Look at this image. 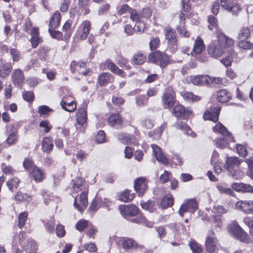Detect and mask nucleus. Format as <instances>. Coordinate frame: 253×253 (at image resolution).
<instances>
[{
    "instance_id": "nucleus-1",
    "label": "nucleus",
    "mask_w": 253,
    "mask_h": 253,
    "mask_svg": "<svg viewBox=\"0 0 253 253\" xmlns=\"http://www.w3.org/2000/svg\"><path fill=\"white\" fill-rule=\"evenodd\" d=\"M227 230L229 233L235 239L243 242L249 243L250 242L248 234L236 221H233L230 223L227 226Z\"/></svg>"
},
{
    "instance_id": "nucleus-2",
    "label": "nucleus",
    "mask_w": 253,
    "mask_h": 253,
    "mask_svg": "<svg viewBox=\"0 0 253 253\" xmlns=\"http://www.w3.org/2000/svg\"><path fill=\"white\" fill-rule=\"evenodd\" d=\"M241 159L236 157H226L224 168L226 169L230 176L237 178L239 174V166L242 162Z\"/></svg>"
},
{
    "instance_id": "nucleus-3",
    "label": "nucleus",
    "mask_w": 253,
    "mask_h": 253,
    "mask_svg": "<svg viewBox=\"0 0 253 253\" xmlns=\"http://www.w3.org/2000/svg\"><path fill=\"white\" fill-rule=\"evenodd\" d=\"M148 60L159 66L161 68L166 67L170 63L169 57L166 53L159 50L150 54Z\"/></svg>"
},
{
    "instance_id": "nucleus-4",
    "label": "nucleus",
    "mask_w": 253,
    "mask_h": 253,
    "mask_svg": "<svg viewBox=\"0 0 253 253\" xmlns=\"http://www.w3.org/2000/svg\"><path fill=\"white\" fill-rule=\"evenodd\" d=\"M164 32L166 39L168 41L167 49L172 53L175 52L178 48L175 31L168 27L165 29Z\"/></svg>"
},
{
    "instance_id": "nucleus-5",
    "label": "nucleus",
    "mask_w": 253,
    "mask_h": 253,
    "mask_svg": "<svg viewBox=\"0 0 253 253\" xmlns=\"http://www.w3.org/2000/svg\"><path fill=\"white\" fill-rule=\"evenodd\" d=\"M198 208V204L195 199H188L181 206L178 212L180 215L182 217L186 212L190 211L194 213Z\"/></svg>"
},
{
    "instance_id": "nucleus-6",
    "label": "nucleus",
    "mask_w": 253,
    "mask_h": 253,
    "mask_svg": "<svg viewBox=\"0 0 253 253\" xmlns=\"http://www.w3.org/2000/svg\"><path fill=\"white\" fill-rule=\"evenodd\" d=\"M221 8L231 12L233 14L237 15L241 10L240 6L233 0H219Z\"/></svg>"
},
{
    "instance_id": "nucleus-7",
    "label": "nucleus",
    "mask_w": 253,
    "mask_h": 253,
    "mask_svg": "<svg viewBox=\"0 0 253 253\" xmlns=\"http://www.w3.org/2000/svg\"><path fill=\"white\" fill-rule=\"evenodd\" d=\"M205 245L208 252L211 253L215 252L217 248V240L212 230L209 231L206 239Z\"/></svg>"
},
{
    "instance_id": "nucleus-8",
    "label": "nucleus",
    "mask_w": 253,
    "mask_h": 253,
    "mask_svg": "<svg viewBox=\"0 0 253 253\" xmlns=\"http://www.w3.org/2000/svg\"><path fill=\"white\" fill-rule=\"evenodd\" d=\"M175 93L171 89L166 90L163 94L162 100L165 108H169L173 106L175 102Z\"/></svg>"
},
{
    "instance_id": "nucleus-9",
    "label": "nucleus",
    "mask_w": 253,
    "mask_h": 253,
    "mask_svg": "<svg viewBox=\"0 0 253 253\" xmlns=\"http://www.w3.org/2000/svg\"><path fill=\"white\" fill-rule=\"evenodd\" d=\"M119 209L121 214L126 218L136 215L139 211L138 208L133 205H121Z\"/></svg>"
},
{
    "instance_id": "nucleus-10",
    "label": "nucleus",
    "mask_w": 253,
    "mask_h": 253,
    "mask_svg": "<svg viewBox=\"0 0 253 253\" xmlns=\"http://www.w3.org/2000/svg\"><path fill=\"white\" fill-rule=\"evenodd\" d=\"M211 81V78L206 75L193 76L190 77V82L196 85H209Z\"/></svg>"
},
{
    "instance_id": "nucleus-11",
    "label": "nucleus",
    "mask_w": 253,
    "mask_h": 253,
    "mask_svg": "<svg viewBox=\"0 0 253 253\" xmlns=\"http://www.w3.org/2000/svg\"><path fill=\"white\" fill-rule=\"evenodd\" d=\"M208 50L209 54L214 58L220 57L224 52L223 48L215 41L210 44Z\"/></svg>"
},
{
    "instance_id": "nucleus-12",
    "label": "nucleus",
    "mask_w": 253,
    "mask_h": 253,
    "mask_svg": "<svg viewBox=\"0 0 253 253\" xmlns=\"http://www.w3.org/2000/svg\"><path fill=\"white\" fill-rule=\"evenodd\" d=\"M134 188L140 196H142L147 189V182L144 177H140L134 181Z\"/></svg>"
},
{
    "instance_id": "nucleus-13",
    "label": "nucleus",
    "mask_w": 253,
    "mask_h": 253,
    "mask_svg": "<svg viewBox=\"0 0 253 253\" xmlns=\"http://www.w3.org/2000/svg\"><path fill=\"white\" fill-rule=\"evenodd\" d=\"M91 23L88 20L83 22L78 29V33L81 40H84L88 36L90 29Z\"/></svg>"
},
{
    "instance_id": "nucleus-14",
    "label": "nucleus",
    "mask_w": 253,
    "mask_h": 253,
    "mask_svg": "<svg viewBox=\"0 0 253 253\" xmlns=\"http://www.w3.org/2000/svg\"><path fill=\"white\" fill-rule=\"evenodd\" d=\"M13 84L18 87H21L24 81V76L22 71L19 69H15L11 74Z\"/></svg>"
},
{
    "instance_id": "nucleus-15",
    "label": "nucleus",
    "mask_w": 253,
    "mask_h": 253,
    "mask_svg": "<svg viewBox=\"0 0 253 253\" xmlns=\"http://www.w3.org/2000/svg\"><path fill=\"white\" fill-rule=\"evenodd\" d=\"M236 208L243 211L247 213H253V201H240L236 204Z\"/></svg>"
},
{
    "instance_id": "nucleus-16",
    "label": "nucleus",
    "mask_w": 253,
    "mask_h": 253,
    "mask_svg": "<svg viewBox=\"0 0 253 253\" xmlns=\"http://www.w3.org/2000/svg\"><path fill=\"white\" fill-rule=\"evenodd\" d=\"M87 193V192L84 190L81 194L80 196V202L82 205V207L77 203V197L75 198L74 206L78 211L81 212L84 211V209L87 206L88 202Z\"/></svg>"
},
{
    "instance_id": "nucleus-17",
    "label": "nucleus",
    "mask_w": 253,
    "mask_h": 253,
    "mask_svg": "<svg viewBox=\"0 0 253 253\" xmlns=\"http://www.w3.org/2000/svg\"><path fill=\"white\" fill-rule=\"evenodd\" d=\"M214 41L218 42V44H219L223 49L230 46L234 43V41L232 39L229 38L222 33L218 34L217 40Z\"/></svg>"
},
{
    "instance_id": "nucleus-18",
    "label": "nucleus",
    "mask_w": 253,
    "mask_h": 253,
    "mask_svg": "<svg viewBox=\"0 0 253 253\" xmlns=\"http://www.w3.org/2000/svg\"><path fill=\"white\" fill-rule=\"evenodd\" d=\"M151 147L153 149L154 155L158 161L165 165H167L169 163L168 159L162 153L160 147L156 144H152Z\"/></svg>"
},
{
    "instance_id": "nucleus-19",
    "label": "nucleus",
    "mask_w": 253,
    "mask_h": 253,
    "mask_svg": "<svg viewBox=\"0 0 253 253\" xmlns=\"http://www.w3.org/2000/svg\"><path fill=\"white\" fill-rule=\"evenodd\" d=\"M30 175L36 182H41L44 179V173L43 170L34 166L30 172Z\"/></svg>"
},
{
    "instance_id": "nucleus-20",
    "label": "nucleus",
    "mask_w": 253,
    "mask_h": 253,
    "mask_svg": "<svg viewBox=\"0 0 253 253\" xmlns=\"http://www.w3.org/2000/svg\"><path fill=\"white\" fill-rule=\"evenodd\" d=\"M192 111L188 109H185V107L181 105L176 106L173 110V115L176 117L185 118L191 114Z\"/></svg>"
},
{
    "instance_id": "nucleus-21",
    "label": "nucleus",
    "mask_w": 253,
    "mask_h": 253,
    "mask_svg": "<svg viewBox=\"0 0 253 253\" xmlns=\"http://www.w3.org/2000/svg\"><path fill=\"white\" fill-rule=\"evenodd\" d=\"M87 106L85 104L83 105V107L78 109L77 113V120L78 123L81 126L84 125L87 120L86 113Z\"/></svg>"
},
{
    "instance_id": "nucleus-22",
    "label": "nucleus",
    "mask_w": 253,
    "mask_h": 253,
    "mask_svg": "<svg viewBox=\"0 0 253 253\" xmlns=\"http://www.w3.org/2000/svg\"><path fill=\"white\" fill-rule=\"evenodd\" d=\"M220 112V108L215 107L213 111H207L204 114L203 117L205 120H208L216 122L218 120V116Z\"/></svg>"
},
{
    "instance_id": "nucleus-23",
    "label": "nucleus",
    "mask_w": 253,
    "mask_h": 253,
    "mask_svg": "<svg viewBox=\"0 0 253 253\" xmlns=\"http://www.w3.org/2000/svg\"><path fill=\"white\" fill-rule=\"evenodd\" d=\"M60 104L64 110L68 112H73L77 108L76 103L73 101L70 100L67 97H63Z\"/></svg>"
},
{
    "instance_id": "nucleus-24",
    "label": "nucleus",
    "mask_w": 253,
    "mask_h": 253,
    "mask_svg": "<svg viewBox=\"0 0 253 253\" xmlns=\"http://www.w3.org/2000/svg\"><path fill=\"white\" fill-rule=\"evenodd\" d=\"M213 131L220 133L223 136L228 137L231 141H234V137L232 136L231 133L228 131L226 127L220 123H218L213 127Z\"/></svg>"
},
{
    "instance_id": "nucleus-25",
    "label": "nucleus",
    "mask_w": 253,
    "mask_h": 253,
    "mask_svg": "<svg viewBox=\"0 0 253 253\" xmlns=\"http://www.w3.org/2000/svg\"><path fill=\"white\" fill-rule=\"evenodd\" d=\"M108 123L111 126L116 128H120L122 126V120L120 115L118 113L109 117Z\"/></svg>"
},
{
    "instance_id": "nucleus-26",
    "label": "nucleus",
    "mask_w": 253,
    "mask_h": 253,
    "mask_svg": "<svg viewBox=\"0 0 253 253\" xmlns=\"http://www.w3.org/2000/svg\"><path fill=\"white\" fill-rule=\"evenodd\" d=\"M53 144L51 137H44L42 142V148L43 151L49 153L53 149Z\"/></svg>"
},
{
    "instance_id": "nucleus-27",
    "label": "nucleus",
    "mask_w": 253,
    "mask_h": 253,
    "mask_svg": "<svg viewBox=\"0 0 253 253\" xmlns=\"http://www.w3.org/2000/svg\"><path fill=\"white\" fill-rule=\"evenodd\" d=\"M205 48V46L203 40L200 38L197 37L195 42V44L192 50L190 51V53L193 55V53L195 54L201 53Z\"/></svg>"
},
{
    "instance_id": "nucleus-28",
    "label": "nucleus",
    "mask_w": 253,
    "mask_h": 253,
    "mask_svg": "<svg viewBox=\"0 0 253 253\" xmlns=\"http://www.w3.org/2000/svg\"><path fill=\"white\" fill-rule=\"evenodd\" d=\"M114 78L112 75L108 73H103L98 78V82L100 85H106L107 84L112 83Z\"/></svg>"
},
{
    "instance_id": "nucleus-29",
    "label": "nucleus",
    "mask_w": 253,
    "mask_h": 253,
    "mask_svg": "<svg viewBox=\"0 0 253 253\" xmlns=\"http://www.w3.org/2000/svg\"><path fill=\"white\" fill-rule=\"evenodd\" d=\"M231 98L230 93L225 89L220 90L217 93V99L221 103H226Z\"/></svg>"
},
{
    "instance_id": "nucleus-30",
    "label": "nucleus",
    "mask_w": 253,
    "mask_h": 253,
    "mask_svg": "<svg viewBox=\"0 0 253 253\" xmlns=\"http://www.w3.org/2000/svg\"><path fill=\"white\" fill-rule=\"evenodd\" d=\"M230 142H235V139L234 141H231L228 137L223 136V137L217 138L214 140V144L216 146L220 149H223L228 146V144Z\"/></svg>"
},
{
    "instance_id": "nucleus-31",
    "label": "nucleus",
    "mask_w": 253,
    "mask_h": 253,
    "mask_svg": "<svg viewBox=\"0 0 253 253\" xmlns=\"http://www.w3.org/2000/svg\"><path fill=\"white\" fill-rule=\"evenodd\" d=\"M122 245L126 251L135 249L137 246L134 240L128 238H124L122 240Z\"/></svg>"
},
{
    "instance_id": "nucleus-32",
    "label": "nucleus",
    "mask_w": 253,
    "mask_h": 253,
    "mask_svg": "<svg viewBox=\"0 0 253 253\" xmlns=\"http://www.w3.org/2000/svg\"><path fill=\"white\" fill-rule=\"evenodd\" d=\"M26 253H35L36 250V244L34 241L28 240L22 246Z\"/></svg>"
},
{
    "instance_id": "nucleus-33",
    "label": "nucleus",
    "mask_w": 253,
    "mask_h": 253,
    "mask_svg": "<svg viewBox=\"0 0 253 253\" xmlns=\"http://www.w3.org/2000/svg\"><path fill=\"white\" fill-rule=\"evenodd\" d=\"M173 205V198L171 194H167L164 197L161 202L160 207L165 209L171 207Z\"/></svg>"
},
{
    "instance_id": "nucleus-34",
    "label": "nucleus",
    "mask_w": 253,
    "mask_h": 253,
    "mask_svg": "<svg viewBox=\"0 0 253 253\" xmlns=\"http://www.w3.org/2000/svg\"><path fill=\"white\" fill-rule=\"evenodd\" d=\"M61 15L59 11H56L50 19L49 28L52 29L57 28L60 24Z\"/></svg>"
},
{
    "instance_id": "nucleus-35",
    "label": "nucleus",
    "mask_w": 253,
    "mask_h": 253,
    "mask_svg": "<svg viewBox=\"0 0 253 253\" xmlns=\"http://www.w3.org/2000/svg\"><path fill=\"white\" fill-rule=\"evenodd\" d=\"M12 66L11 63H5L1 64L0 68V76L4 78L9 75L11 72Z\"/></svg>"
},
{
    "instance_id": "nucleus-36",
    "label": "nucleus",
    "mask_w": 253,
    "mask_h": 253,
    "mask_svg": "<svg viewBox=\"0 0 253 253\" xmlns=\"http://www.w3.org/2000/svg\"><path fill=\"white\" fill-rule=\"evenodd\" d=\"M130 191L126 190L119 195V199L123 202H129L134 198V193H130Z\"/></svg>"
},
{
    "instance_id": "nucleus-37",
    "label": "nucleus",
    "mask_w": 253,
    "mask_h": 253,
    "mask_svg": "<svg viewBox=\"0 0 253 253\" xmlns=\"http://www.w3.org/2000/svg\"><path fill=\"white\" fill-rule=\"evenodd\" d=\"M73 182L74 184L73 188L74 191L78 192L84 189L85 182L81 178H77L75 180H73Z\"/></svg>"
},
{
    "instance_id": "nucleus-38",
    "label": "nucleus",
    "mask_w": 253,
    "mask_h": 253,
    "mask_svg": "<svg viewBox=\"0 0 253 253\" xmlns=\"http://www.w3.org/2000/svg\"><path fill=\"white\" fill-rule=\"evenodd\" d=\"M146 60V57L141 53H137L134 55L132 59V63L136 65H141Z\"/></svg>"
},
{
    "instance_id": "nucleus-39",
    "label": "nucleus",
    "mask_w": 253,
    "mask_h": 253,
    "mask_svg": "<svg viewBox=\"0 0 253 253\" xmlns=\"http://www.w3.org/2000/svg\"><path fill=\"white\" fill-rule=\"evenodd\" d=\"M251 35V31L249 28H242L238 34L239 41L247 40Z\"/></svg>"
},
{
    "instance_id": "nucleus-40",
    "label": "nucleus",
    "mask_w": 253,
    "mask_h": 253,
    "mask_svg": "<svg viewBox=\"0 0 253 253\" xmlns=\"http://www.w3.org/2000/svg\"><path fill=\"white\" fill-rule=\"evenodd\" d=\"M72 21L68 20L62 27V31L65 32V37L66 39L69 38L72 34L71 30Z\"/></svg>"
},
{
    "instance_id": "nucleus-41",
    "label": "nucleus",
    "mask_w": 253,
    "mask_h": 253,
    "mask_svg": "<svg viewBox=\"0 0 253 253\" xmlns=\"http://www.w3.org/2000/svg\"><path fill=\"white\" fill-rule=\"evenodd\" d=\"M38 109V112L40 117H42L43 118L47 117L49 116V112L52 111L51 109L46 105L40 106L39 107Z\"/></svg>"
},
{
    "instance_id": "nucleus-42",
    "label": "nucleus",
    "mask_w": 253,
    "mask_h": 253,
    "mask_svg": "<svg viewBox=\"0 0 253 253\" xmlns=\"http://www.w3.org/2000/svg\"><path fill=\"white\" fill-rule=\"evenodd\" d=\"M141 205L142 209L147 210L150 212H153L156 209L155 202L151 200H149L147 202L141 203Z\"/></svg>"
},
{
    "instance_id": "nucleus-43",
    "label": "nucleus",
    "mask_w": 253,
    "mask_h": 253,
    "mask_svg": "<svg viewBox=\"0 0 253 253\" xmlns=\"http://www.w3.org/2000/svg\"><path fill=\"white\" fill-rule=\"evenodd\" d=\"M130 18L133 21L137 22L142 18L141 15V10H137L132 8L130 9Z\"/></svg>"
},
{
    "instance_id": "nucleus-44",
    "label": "nucleus",
    "mask_w": 253,
    "mask_h": 253,
    "mask_svg": "<svg viewBox=\"0 0 253 253\" xmlns=\"http://www.w3.org/2000/svg\"><path fill=\"white\" fill-rule=\"evenodd\" d=\"M117 138L121 143L125 144L131 142L130 135L127 133H120L118 135Z\"/></svg>"
},
{
    "instance_id": "nucleus-45",
    "label": "nucleus",
    "mask_w": 253,
    "mask_h": 253,
    "mask_svg": "<svg viewBox=\"0 0 253 253\" xmlns=\"http://www.w3.org/2000/svg\"><path fill=\"white\" fill-rule=\"evenodd\" d=\"M217 188L220 193L222 194H225L231 196H234V192L232 189L229 188H226L222 184H218L217 185Z\"/></svg>"
},
{
    "instance_id": "nucleus-46",
    "label": "nucleus",
    "mask_w": 253,
    "mask_h": 253,
    "mask_svg": "<svg viewBox=\"0 0 253 253\" xmlns=\"http://www.w3.org/2000/svg\"><path fill=\"white\" fill-rule=\"evenodd\" d=\"M55 220L52 218L46 221L44 223V226L46 231L49 233H53L55 225Z\"/></svg>"
},
{
    "instance_id": "nucleus-47",
    "label": "nucleus",
    "mask_w": 253,
    "mask_h": 253,
    "mask_svg": "<svg viewBox=\"0 0 253 253\" xmlns=\"http://www.w3.org/2000/svg\"><path fill=\"white\" fill-rule=\"evenodd\" d=\"M18 138V134L17 131L15 130L14 131H12L8 136L6 139V142L9 145H11L14 144L15 142L17 141Z\"/></svg>"
},
{
    "instance_id": "nucleus-48",
    "label": "nucleus",
    "mask_w": 253,
    "mask_h": 253,
    "mask_svg": "<svg viewBox=\"0 0 253 253\" xmlns=\"http://www.w3.org/2000/svg\"><path fill=\"white\" fill-rule=\"evenodd\" d=\"M183 97L185 99H186L189 101H192L193 102L198 101L201 99L200 96L195 95L190 92H186L184 93L183 94Z\"/></svg>"
},
{
    "instance_id": "nucleus-49",
    "label": "nucleus",
    "mask_w": 253,
    "mask_h": 253,
    "mask_svg": "<svg viewBox=\"0 0 253 253\" xmlns=\"http://www.w3.org/2000/svg\"><path fill=\"white\" fill-rule=\"evenodd\" d=\"M160 45V39L158 37H153L149 42V47L151 50L156 49Z\"/></svg>"
},
{
    "instance_id": "nucleus-50",
    "label": "nucleus",
    "mask_w": 253,
    "mask_h": 253,
    "mask_svg": "<svg viewBox=\"0 0 253 253\" xmlns=\"http://www.w3.org/2000/svg\"><path fill=\"white\" fill-rule=\"evenodd\" d=\"M237 56V54L235 52H233L230 56H228L224 59L221 60V62L225 65V67L231 66L233 58Z\"/></svg>"
},
{
    "instance_id": "nucleus-51",
    "label": "nucleus",
    "mask_w": 253,
    "mask_h": 253,
    "mask_svg": "<svg viewBox=\"0 0 253 253\" xmlns=\"http://www.w3.org/2000/svg\"><path fill=\"white\" fill-rule=\"evenodd\" d=\"M88 222L84 219H81L76 224V228L79 231H82L88 226Z\"/></svg>"
},
{
    "instance_id": "nucleus-52",
    "label": "nucleus",
    "mask_w": 253,
    "mask_h": 253,
    "mask_svg": "<svg viewBox=\"0 0 253 253\" xmlns=\"http://www.w3.org/2000/svg\"><path fill=\"white\" fill-rule=\"evenodd\" d=\"M146 29V27L144 22L140 20L136 22L134 26V29L135 30V31L141 33L144 32Z\"/></svg>"
},
{
    "instance_id": "nucleus-53",
    "label": "nucleus",
    "mask_w": 253,
    "mask_h": 253,
    "mask_svg": "<svg viewBox=\"0 0 253 253\" xmlns=\"http://www.w3.org/2000/svg\"><path fill=\"white\" fill-rule=\"evenodd\" d=\"M238 46L244 49L253 48V44L247 40L239 41Z\"/></svg>"
},
{
    "instance_id": "nucleus-54",
    "label": "nucleus",
    "mask_w": 253,
    "mask_h": 253,
    "mask_svg": "<svg viewBox=\"0 0 253 253\" xmlns=\"http://www.w3.org/2000/svg\"><path fill=\"white\" fill-rule=\"evenodd\" d=\"M19 183V180L17 178L15 177L7 182V186L9 190L12 191L13 188H16L17 187Z\"/></svg>"
},
{
    "instance_id": "nucleus-55",
    "label": "nucleus",
    "mask_w": 253,
    "mask_h": 253,
    "mask_svg": "<svg viewBox=\"0 0 253 253\" xmlns=\"http://www.w3.org/2000/svg\"><path fill=\"white\" fill-rule=\"evenodd\" d=\"M189 246L193 253H201L202 248L197 243L192 241L189 243Z\"/></svg>"
},
{
    "instance_id": "nucleus-56",
    "label": "nucleus",
    "mask_w": 253,
    "mask_h": 253,
    "mask_svg": "<svg viewBox=\"0 0 253 253\" xmlns=\"http://www.w3.org/2000/svg\"><path fill=\"white\" fill-rule=\"evenodd\" d=\"M28 213L26 212H23L19 214L18 216V226L22 228L25 224L27 219Z\"/></svg>"
},
{
    "instance_id": "nucleus-57",
    "label": "nucleus",
    "mask_w": 253,
    "mask_h": 253,
    "mask_svg": "<svg viewBox=\"0 0 253 253\" xmlns=\"http://www.w3.org/2000/svg\"><path fill=\"white\" fill-rule=\"evenodd\" d=\"M100 204V199L99 198H95L93 200L89 207V210L92 211H97L99 208L101 207Z\"/></svg>"
},
{
    "instance_id": "nucleus-58",
    "label": "nucleus",
    "mask_w": 253,
    "mask_h": 253,
    "mask_svg": "<svg viewBox=\"0 0 253 253\" xmlns=\"http://www.w3.org/2000/svg\"><path fill=\"white\" fill-rule=\"evenodd\" d=\"M15 198L16 200L22 201H30L31 200V197L26 193H22L21 192H17L15 195Z\"/></svg>"
},
{
    "instance_id": "nucleus-59",
    "label": "nucleus",
    "mask_w": 253,
    "mask_h": 253,
    "mask_svg": "<svg viewBox=\"0 0 253 253\" xmlns=\"http://www.w3.org/2000/svg\"><path fill=\"white\" fill-rule=\"evenodd\" d=\"M246 163L248 164L249 171L248 175L253 179V157H249L246 159Z\"/></svg>"
},
{
    "instance_id": "nucleus-60",
    "label": "nucleus",
    "mask_w": 253,
    "mask_h": 253,
    "mask_svg": "<svg viewBox=\"0 0 253 253\" xmlns=\"http://www.w3.org/2000/svg\"><path fill=\"white\" fill-rule=\"evenodd\" d=\"M95 140L97 143H102L106 141L105 134L104 131L99 130L95 136Z\"/></svg>"
},
{
    "instance_id": "nucleus-61",
    "label": "nucleus",
    "mask_w": 253,
    "mask_h": 253,
    "mask_svg": "<svg viewBox=\"0 0 253 253\" xmlns=\"http://www.w3.org/2000/svg\"><path fill=\"white\" fill-rule=\"evenodd\" d=\"M236 146L237 151L239 155L243 157H245L247 154V150L246 147L241 144H237Z\"/></svg>"
},
{
    "instance_id": "nucleus-62",
    "label": "nucleus",
    "mask_w": 253,
    "mask_h": 253,
    "mask_svg": "<svg viewBox=\"0 0 253 253\" xmlns=\"http://www.w3.org/2000/svg\"><path fill=\"white\" fill-rule=\"evenodd\" d=\"M136 104L139 106H143L147 102V99L144 95H138L135 99Z\"/></svg>"
},
{
    "instance_id": "nucleus-63",
    "label": "nucleus",
    "mask_w": 253,
    "mask_h": 253,
    "mask_svg": "<svg viewBox=\"0 0 253 253\" xmlns=\"http://www.w3.org/2000/svg\"><path fill=\"white\" fill-rule=\"evenodd\" d=\"M39 126L41 127L44 128V132L45 133L48 132L52 128V126L49 124L47 121H41L39 124Z\"/></svg>"
},
{
    "instance_id": "nucleus-64",
    "label": "nucleus",
    "mask_w": 253,
    "mask_h": 253,
    "mask_svg": "<svg viewBox=\"0 0 253 253\" xmlns=\"http://www.w3.org/2000/svg\"><path fill=\"white\" fill-rule=\"evenodd\" d=\"M171 178V174L170 172L165 170L163 174L160 176V180L162 183H164L170 180Z\"/></svg>"
}]
</instances>
